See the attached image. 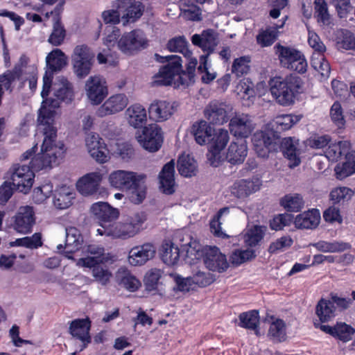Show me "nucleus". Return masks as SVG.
<instances>
[{
	"label": "nucleus",
	"mask_w": 355,
	"mask_h": 355,
	"mask_svg": "<svg viewBox=\"0 0 355 355\" xmlns=\"http://www.w3.org/2000/svg\"><path fill=\"white\" fill-rule=\"evenodd\" d=\"M102 180L103 175L101 172L88 173L78 180L77 190L83 196H92L99 190Z\"/></svg>",
	"instance_id": "obj_20"
},
{
	"label": "nucleus",
	"mask_w": 355,
	"mask_h": 355,
	"mask_svg": "<svg viewBox=\"0 0 355 355\" xmlns=\"http://www.w3.org/2000/svg\"><path fill=\"white\" fill-rule=\"evenodd\" d=\"M286 324L281 319L274 320L269 327L268 335L272 340L281 342L286 338Z\"/></svg>",
	"instance_id": "obj_49"
},
{
	"label": "nucleus",
	"mask_w": 355,
	"mask_h": 355,
	"mask_svg": "<svg viewBox=\"0 0 355 355\" xmlns=\"http://www.w3.org/2000/svg\"><path fill=\"white\" fill-rule=\"evenodd\" d=\"M262 185L261 180L258 177L236 180L230 187L231 194L238 199L244 200L250 195L259 191Z\"/></svg>",
	"instance_id": "obj_17"
},
{
	"label": "nucleus",
	"mask_w": 355,
	"mask_h": 355,
	"mask_svg": "<svg viewBox=\"0 0 355 355\" xmlns=\"http://www.w3.org/2000/svg\"><path fill=\"white\" fill-rule=\"evenodd\" d=\"M312 67L318 71L321 76L327 78L331 71L330 64L322 54H313L311 59Z\"/></svg>",
	"instance_id": "obj_50"
},
{
	"label": "nucleus",
	"mask_w": 355,
	"mask_h": 355,
	"mask_svg": "<svg viewBox=\"0 0 355 355\" xmlns=\"http://www.w3.org/2000/svg\"><path fill=\"white\" fill-rule=\"evenodd\" d=\"M53 76L46 71L43 76V87L41 92L43 101L37 118V134L43 137L40 152L32 158L31 168L35 171L50 169L56 164L58 157L64 153V144L57 139V128L53 125L61 101L70 103L73 98L72 85L64 77H60L54 84L53 96L47 98L51 86Z\"/></svg>",
	"instance_id": "obj_1"
},
{
	"label": "nucleus",
	"mask_w": 355,
	"mask_h": 355,
	"mask_svg": "<svg viewBox=\"0 0 355 355\" xmlns=\"http://www.w3.org/2000/svg\"><path fill=\"white\" fill-rule=\"evenodd\" d=\"M90 321L89 318L76 319L71 322L69 333L83 343H88L91 341L89 336Z\"/></svg>",
	"instance_id": "obj_32"
},
{
	"label": "nucleus",
	"mask_w": 355,
	"mask_h": 355,
	"mask_svg": "<svg viewBox=\"0 0 355 355\" xmlns=\"http://www.w3.org/2000/svg\"><path fill=\"white\" fill-rule=\"evenodd\" d=\"M92 277L96 282L102 286H106L110 283L112 277V273L109 269L101 266V264L92 266Z\"/></svg>",
	"instance_id": "obj_53"
},
{
	"label": "nucleus",
	"mask_w": 355,
	"mask_h": 355,
	"mask_svg": "<svg viewBox=\"0 0 355 355\" xmlns=\"http://www.w3.org/2000/svg\"><path fill=\"white\" fill-rule=\"evenodd\" d=\"M160 256L164 263L173 266L180 259V249L171 241L164 242L161 247Z\"/></svg>",
	"instance_id": "obj_39"
},
{
	"label": "nucleus",
	"mask_w": 355,
	"mask_h": 355,
	"mask_svg": "<svg viewBox=\"0 0 355 355\" xmlns=\"http://www.w3.org/2000/svg\"><path fill=\"white\" fill-rule=\"evenodd\" d=\"M53 191V185L51 184H45L34 189L33 193V200L35 203L40 204L44 202L50 197Z\"/></svg>",
	"instance_id": "obj_62"
},
{
	"label": "nucleus",
	"mask_w": 355,
	"mask_h": 355,
	"mask_svg": "<svg viewBox=\"0 0 355 355\" xmlns=\"http://www.w3.org/2000/svg\"><path fill=\"white\" fill-rule=\"evenodd\" d=\"M148 40L144 31L135 29L124 33L117 43L119 50L125 54L133 55L146 49Z\"/></svg>",
	"instance_id": "obj_9"
},
{
	"label": "nucleus",
	"mask_w": 355,
	"mask_h": 355,
	"mask_svg": "<svg viewBox=\"0 0 355 355\" xmlns=\"http://www.w3.org/2000/svg\"><path fill=\"white\" fill-rule=\"evenodd\" d=\"M178 169L180 174L186 178L196 175L198 166L194 158L189 155H182L178 161Z\"/></svg>",
	"instance_id": "obj_41"
},
{
	"label": "nucleus",
	"mask_w": 355,
	"mask_h": 355,
	"mask_svg": "<svg viewBox=\"0 0 355 355\" xmlns=\"http://www.w3.org/2000/svg\"><path fill=\"white\" fill-rule=\"evenodd\" d=\"M146 220L143 213H136L122 218L117 223L100 225L96 232L101 236L125 240L137 235L142 230V225Z\"/></svg>",
	"instance_id": "obj_4"
},
{
	"label": "nucleus",
	"mask_w": 355,
	"mask_h": 355,
	"mask_svg": "<svg viewBox=\"0 0 355 355\" xmlns=\"http://www.w3.org/2000/svg\"><path fill=\"white\" fill-rule=\"evenodd\" d=\"M272 96L281 105L289 106L295 103L302 82L298 76L288 75L285 77L275 76L269 81Z\"/></svg>",
	"instance_id": "obj_5"
},
{
	"label": "nucleus",
	"mask_w": 355,
	"mask_h": 355,
	"mask_svg": "<svg viewBox=\"0 0 355 355\" xmlns=\"http://www.w3.org/2000/svg\"><path fill=\"white\" fill-rule=\"evenodd\" d=\"M334 337H336L343 342H348L352 340L355 330L350 325L340 322L334 326Z\"/></svg>",
	"instance_id": "obj_55"
},
{
	"label": "nucleus",
	"mask_w": 355,
	"mask_h": 355,
	"mask_svg": "<svg viewBox=\"0 0 355 355\" xmlns=\"http://www.w3.org/2000/svg\"><path fill=\"white\" fill-rule=\"evenodd\" d=\"M256 128L254 117L244 113H236L230 119L229 128L230 132L236 137H248Z\"/></svg>",
	"instance_id": "obj_14"
},
{
	"label": "nucleus",
	"mask_w": 355,
	"mask_h": 355,
	"mask_svg": "<svg viewBox=\"0 0 355 355\" xmlns=\"http://www.w3.org/2000/svg\"><path fill=\"white\" fill-rule=\"evenodd\" d=\"M250 58L248 56H242L234 60L232 66V72L239 77L246 74L250 71Z\"/></svg>",
	"instance_id": "obj_59"
},
{
	"label": "nucleus",
	"mask_w": 355,
	"mask_h": 355,
	"mask_svg": "<svg viewBox=\"0 0 355 355\" xmlns=\"http://www.w3.org/2000/svg\"><path fill=\"white\" fill-rule=\"evenodd\" d=\"M247 155V141L245 139H240L230 144L226 154V159L232 164H240L244 162Z\"/></svg>",
	"instance_id": "obj_29"
},
{
	"label": "nucleus",
	"mask_w": 355,
	"mask_h": 355,
	"mask_svg": "<svg viewBox=\"0 0 355 355\" xmlns=\"http://www.w3.org/2000/svg\"><path fill=\"white\" fill-rule=\"evenodd\" d=\"M193 284L199 286H207L214 282L212 275L200 270H194L191 276Z\"/></svg>",
	"instance_id": "obj_63"
},
{
	"label": "nucleus",
	"mask_w": 355,
	"mask_h": 355,
	"mask_svg": "<svg viewBox=\"0 0 355 355\" xmlns=\"http://www.w3.org/2000/svg\"><path fill=\"white\" fill-rule=\"evenodd\" d=\"M230 215V208L223 207L220 209L216 216L210 222V230L211 233L222 239L228 238L229 236L221 230V224Z\"/></svg>",
	"instance_id": "obj_42"
},
{
	"label": "nucleus",
	"mask_w": 355,
	"mask_h": 355,
	"mask_svg": "<svg viewBox=\"0 0 355 355\" xmlns=\"http://www.w3.org/2000/svg\"><path fill=\"white\" fill-rule=\"evenodd\" d=\"M239 325L243 328L255 330V334L258 336L259 331L257 329L259 324V318L258 311L253 310L248 312L242 313L239 315Z\"/></svg>",
	"instance_id": "obj_47"
},
{
	"label": "nucleus",
	"mask_w": 355,
	"mask_h": 355,
	"mask_svg": "<svg viewBox=\"0 0 355 355\" xmlns=\"http://www.w3.org/2000/svg\"><path fill=\"white\" fill-rule=\"evenodd\" d=\"M42 244L41 235L39 233H35L31 236L17 239L13 242V245L24 246L30 249L37 248L40 247Z\"/></svg>",
	"instance_id": "obj_61"
},
{
	"label": "nucleus",
	"mask_w": 355,
	"mask_h": 355,
	"mask_svg": "<svg viewBox=\"0 0 355 355\" xmlns=\"http://www.w3.org/2000/svg\"><path fill=\"white\" fill-rule=\"evenodd\" d=\"M336 307L330 300L321 299L315 307V313L321 322L330 321L336 316Z\"/></svg>",
	"instance_id": "obj_40"
},
{
	"label": "nucleus",
	"mask_w": 355,
	"mask_h": 355,
	"mask_svg": "<svg viewBox=\"0 0 355 355\" xmlns=\"http://www.w3.org/2000/svg\"><path fill=\"white\" fill-rule=\"evenodd\" d=\"M74 198L75 193L73 189L63 186L55 191L53 204L58 209H67L72 205V200Z\"/></svg>",
	"instance_id": "obj_36"
},
{
	"label": "nucleus",
	"mask_w": 355,
	"mask_h": 355,
	"mask_svg": "<svg viewBox=\"0 0 355 355\" xmlns=\"http://www.w3.org/2000/svg\"><path fill=\"white\" fill-rule=\"evenodd\" d=\"M300 119L301 116L299 115H278L261 130L257 131L252 137V143L258 156L268 157L270 151L275 150V146L280 139V132L289 130Z\"/></svg>",
	"instance_id": "obj_2"
},
{
	"label": "nucleus",
	"mask_w": 355,
	"mask_h": 355,
	"mask_svg": "<svg viewBox=\"0 0 355 355\" xmlns=\"http://www.w3.org/2000/svg\"><path fill=\"white\" fill-rule=\"evenodd\" d=\"M86 96L92 105L101 104L108 94L105 80L100 76H90L85 82Z\"/></svg>",
	"instance_id": "obj_13"
},
{
	"label": "nucleus",
	"mask_w": 355,
	"mask_h": 355,
	"mask_svg": "<svg viewBox=\"0 0 355 355\" xmlns=\"http://www.w3.org/2000/svg\"><path fill=\"white\" fill-rule=\"evenodd\" d=\"M46 62L49 69L53 72L61 70L67 64V58L60 49H56L48 54Z\"/></svg>",
	"instance_id": "obj_43"
},
{
	"label": "nucleus",
	"mask_w": 355,
	"mask_h": 355,
	"mask_svg": "<svg viewBox=\"0 0 355 355\" xmlns=\"http://www.w3.org/2000/svg\"><path fill=\"white\" fill-rule=\"evenodd\" d=\"M312 245L324 253H340L349 250L352 247L349 243L340 241H319Z\"/></svg>",
	"instance_id": "obj_37"
},
{
	"label": "nucleus",
	"mask_w": 355,
	"mask_h": 355,
	"mask_svg": "<svg viewBox=\"0 0 355 355\" xmlns=\"http://www.w3.org/2000/svg\"><path fill=\"white\" fill-rule=\"evenodd\" d=\"M352 149L350 141L344 140L331 143L324 150L325 157L331 162H336L343 156H345Z\"/></svg>",
	"instance_id": "obj_33"
},
{
	"label": "nucleus",
	"mask_w": 355,
	"mask_h": 355,
	"mask_svg": "<svg viewBox=\"0 0 355 355\" xmlns=\"http://www.w3.org/2000/svg\"><path fill=\"white\" fill-rule=\"evenodd\" d=\"M192 43L199 46L203 51L207 52V57L219 43L218 35L213 30L204 31L200 35L195 34L191 37Z\"/></svg>",
	"instance_id": "obj_26"
},
{
	"label": "nucleus",
	"mask_w": 355,
	"mask_h": 355,
	"mask_svg": "<svg viewBox=\"0 0 355 355\" xmlns=\"http://www.w3.org/2000/svg\"><path fill=\"white\" fill-rule=\"evenodd\" d=\"M341 38L338 42L342 48L345 49L355 50V35L347 30L337 31Z\"/></svg>",
	"instance_id": "obj_64"
},
{
	"label": "nucleus",
	"mask_w": 355,
	"mask_h": 355,
	"mask_svg": "<svg viewBox=\"0 0 355 355\" xmlns=\"http://www.w3.org/2000/svg\"><path fill=\"white\" fill-rule=\"evenodd\" d=\"M281 205L288 211H298L304 207V200L298 193H289L280 200Z\"/></svg>",
	"instance_id": "obj_45"
},
{
	"label": "nucleus",
	"mask_w": 355,
	"mask_h": 355,
	"mask_svg": "<svg viewBox=\"0 0 355 355\" xmlns=\"http://www.w3.org/2000/svg\"><path fill=\"white\" fill-rule=\"evenodd\" d=\"M128 104V98L124 94L110 96L97 110V115L103 117L122 111Z\"/></svg>",
	"instance_id": "obj_24"
},
{
	"label": "nucleus",
	"mask_w": 355,
	"mask_h": 355,
	"mask_svg": "<svg viewBox=\"0 0 355 355\" xmlns=\"http://www.w3.org/2000/svg\"><path fill=\"white\" fill-rule=\"evenodd\" d=\"M143 11L144 6L138 1L125 8L123 11H121L123 24L125 26L128 22L135 21L142 15Z\"/></svg>",
	"instance_id": "obj_46"
},
{
	"label": "nucleus",
	"mask_w": 355,
	"mask_h": 355,
	"mask_svg": "<svg viewBox=\"0 0 355 355\" xmlns=\"http://www.w3.org/2000/svg\"><path fill=\"white\" fill-rule=\"evenodd\" d=\"M175 111L174 103L163 100L154 101L148 107L150 118L156 122L168 120Z\"/></svg>",
	"instance_id": "obj_23"
},
{
	"label": "nucleus",
	"mask_w": 355,
	"mask_h": 355,
	"mask_svg": "<svg viewBox=\"0 0 355 355\" xmlns=\"http://www.w3.org/2000/svg\"><path fill=\"white\" fill-rule=\"evenodd\" d=\"M85 257L78 259L76 266L92 268L96 265L112 263L116 260L115 256L105 253L104 248L98 245H89L83 250Z\"/></svg>",
	"instance_id": "obj_7"
},
{
	"label": "nucleus",
	"mask_w": 355,
	"mask_h": 355,
	"mask_svg": "<svg viewBox=\"0 0 355 355\" xmlns=\"http://www.w3.org/2000/svg\"><path fill=\"white\" fill-rule=\"evenodd\" d=\"M233 111L232 105L226 102L214 100L211 101L204 109V116L209 123L223 125L227 123Z\"/></svg>",
	"instance_id": "obj_11"
},
{
	"label": "nucleus",
	"mask_w": 355,
	"mask_h": 355,
	"mask_svg": "<svg viewBox=\"0 0 355 355\" xmlns=\"http://www.w3.org/2000/svg\"><path fill=\"white\" fill-rule=\"evenodd\" d=\"M314 5L318 21L324 25H329L330 24V15L325 1L315 0Z\"/></svg>",
	"instance_id": "obj_60"
},
{
	"label": "nucleus",
	"mask_w": 355,
	"mask_h": 355,
	"mask_svg": "<svg viewBox=\"0 0 355 355\" xmlns=\"http://www.w3.org/2000/svg\"><path fill=\"white\" fill-rule=\"evenodd\" d=\"M85 146L90 156L99 163H105L109 159L108 150L104 140L98 134L87 133L85 139Z\"/></svg>",
	"instance_id": "obj_15"
},
{
	"label": "nucleus",
	"mask_w": 355,
	"mask_h": 355,
	"mask_svg": "<svg viewBox=\"0 0 355 355\" xmlns=\"http://www.w3.org/2000/svg\"><path fill=\"white\" fill-rule=\"evenodd\" d=\"M9 173L11 183L17 190L24 193L30 191L35 175L29 166L15 164L10 168Z\"/></svg>",
	"instance_id": "obj_12"
},
{
	"label": "nucleus",
	"mask_w": 355,
	"mask_h": 355,
	"mask_svg": "<svg viewBox=\"0 0 355 355\" xmlns=\"http://www.w3.org/2000/svg\"><path fill=\"white\" fill-rule=\"evenodd\" d=\"M320 213L317 209H312L296 216L294 224L297 229L313 230L320 222Z\"/></svg>",
	"instance_id": "obj_28"
},
{
	"label": "nucleus",
	"mask_w": 355,
	"mask_h": 355,
	"mask_svg": "<svg viewBox=\"0 0 355 355\" xmlns=\"http://www.w3.org/2000/svg\"><path fill=\"white\" fill-rule=\"evenodd\" d=\"M213 137L210 138L209 150L207 154L210 164L214 166H218L220 161V153L225 148L229 141L228 131L223 128L217 130Z\"/></svg>",
	"instance_id": "obj_16"
},
{
	"label": "nucleus",
	"mask_w": 355,
	"mask_h": 355,
	"mask_svg": "<svg viewBox=\"0 0 355 355\" xmlns=\"http://www.w3.org/2000/svg\"><path fill=\"white\" fill-rule=\"evenodd\" d=\"M255 257L256 254L254 250H236L232 252L230 259L232 264L239 266L245 261L252 260Z\"/></svg>",
	"instance_id": "obj_57"
},
{
	"label": "nucleus",
	"mask_w": 355,
	"mask_h": 355,
	"mask_svg": "<svg viewBox=\"0 0 355 355\" xmlns=\"http://www.w3.org/2000/svg\"><path fill=\"white\" fill-rule=\"evenodd\" d=\"M277 54L282 67L304 73L308 67L307 61L304 54L292 47L276 45Z\"/></svg>",
	"instance_id": "obj_6"
},
{
	"label": "nucleus",
	"mask_w": 355,
	"mask_h": 355,
	"mask_svg": "<svg viewBox=\"0 0 355 355\" xmlns=\"http://www.w3.org/2000/svg\"><path fill=\"white\" fill-rule=\"evenodd\" d=\"M281 148L284 156L288 159L290 168H294L300 164L299 150L297 149V141L291 137L284 138L281 141Z\"/></svg>",
	"instance_id": "obj_35"
},
{
	"label": "nucleus",
	"mask_w": 355,
	"mask_h": 355,
	"mask_svg": "<svg viewBox=\"0 0 355 355\" xmlns=\"http://www.w3.org/2000/svg\"><path fill=\"white\" fill-rule=\"evenodd\" d=\"M187 42L184 37H176L170 40L167 44V48L170 51L179 52L184 57H190L191 52L188 49Z\"/></svg>",
	"instance_id": "obj_52"
},
{
	"label": "nucleus",
	"mask_w": 355,
	"mask_h": 355,
	"mask_svg": "<svg viewBox=\"0 0 355 355\" xmlns=\"http://www.w3.org/2000/svg\"><path fill=\"white\" fill-rule=\"evenodd\" d=\"M65 234L64 245L59 244L56 248L58 252L64 253L65 257L68 259H73L69 254L73 253L81 248L84 242L83 236L78 228L72 226L65 228Z\"/></svg>",
	"instance_id": "obj_18"
},
{
	"label": "nucleus",
	"mask_w": 355,
	"mask_h": 355,
	"mask_svg": "<svg viewBox=\"0 0 355 355\" xmlns=\"http://www.w3.org/2000/svg\"><path fill=\"white\" fill-rule=\"evenodd\" d=\"M162 59L168 62V64L162 67L159 72L153 76V84L157 86H173L178 73L181 72L182 60L180 57L175 55L162 57Z\"/></svg>",
	"instance_id": "obj_8"
},
{
	"label": "nucleus",
	"mask_w": 355,
	"mask_h": 355,
	"mask_svg": "<svg viewBox=\"0 0 355 355\" xmlns=\"http://www.w3.org/2000/svg\"><path fill=\"white\" fill-rule=\"evenodd\" d=\"M293 243L289 236H284L277 239L270 244L268 252L270 254H277L288 249Z\"/></svg>",
	"instance_id": "obj_58"
},
{
	"label": "nucleus",
	"mask_w": 355,
	"mask_h": 355,
	"mask_svg": "<svg viewBox=\"0 0 355 355\" xmlns=\"http://www.w3.org/2000/svg\"><path fill=\"white\" fill-rule=\"evenodd\" d=\"M214 130L205 120L195 122L191 126V134L195 141L200 146L206 144L213 135Z\"/></svg>",
	"instance_id": "obj_31"
},
{
	"label": "nucleus",
	"mask_w": 355,
	"mask_h": 355,
	"mask_svg": "<svg viewBox=\"0 0 355 355\" xmlns=\"http://www.w3.org/2000/svg\"><path fill=\"white\" fill-rule=\"evenodd\" d=\"M146 175L131 171L117 170L108 178L110 185L120 190L130 191V199L134 204L141 203L146 196Z\"/></svg>",
	"instance_id": "obj_3"
},
{
	"label": "nucleus",
	"mask_w": 355,
	"mask_h": 355,
	"mask_svg": "<svg viewBox=\"0 0 355 355\" xmlns=\"http://www.w3.org/2000/svg\"><path fill=\"white\" fill-rule=\"evenodd\" d=\"M125 117L130 126L134 128H139L147 121L146 110L143 105L134 104L125 110Z\"/></svg>",
	"instance_id": "obj_30"
},
{
	"label": "nucleus",
	"mask_w": 355,
	"mask_h": 355,
	"mask_svg": "<svg viewBox=\"0 0 355 355\" xmlns=\"http://www.w3.org/2000/svg\"><path fill=\"white\" fill-rule=\"evenodd\" d=\"M135 138L142 148L149 152H156L162 146L163 132L157 124L151 123L137 132Z\"/></svg>",
	"instance_id": "obj_10"
},
{
	"label": "nucleus",
	"mask_w": 355,
	"mask_h": 355,
	"mask_svg": "<svg viewBox=\"0 0 355 355\" xmlns=\"http://www.w3.org/2000/svg\"><path fill=\"white\" fill-rule=\"evenodd\" d=\"M354 191L346 187H340L334 188L329 194L330 200L334 203H340L345 200H349L353 196Z\"/></svg>",
	"instance_id": "obj_56"
},
{
	"label": "nucleus",
	"mask_w": 355,
	"mask_h": 355,
	"mask_svg": "<svg viewBox=\"0 0 355 355\" xmlns=\"http://www.w3.org/2000/svg\"><path fill=\"white\" fill-rule=\"evenodd\" d=\"M345 161L338 164L334 168L336 178L342 180L355 173V150H349Z\"/></svg>",
	"instance_id": "obj_34"
},
{
	"label": "nucleus",
	"mask_w": 355,
	"mask_h": 355,
	"mask_svg": "<svg viewBox=\"0 0 355 355\" xmlns=\"http://www.w3.org/2000/svg\"><path fill=\"white\" fill-rule=\"evenodd\" d=\"M163 275V271L158 268L149 270L145 275L144 284L148 291H155L157 288Z\"/></svg>",
	"instance_id": "obj_54"
},
{
	"label": "nucleus",
	"mask_w": 355,
	"mask_h": 355,
	"mask_svg": "<svg viewBox=\"0 0 355 355\" xmlns=\"http://www.w3.org/2000/svg\"><path fill=\"white\" fill-rule=\"evenodd\" d=\"M267 227L261 225H254L249 228L244 235V243L250 246L254 247L263 239Z\"/></svg>",
	"instance_id": "obj_44"
},
{
	"label": "nucleus",
	"mask_w": 355,
	"mask_h": 355,
	"mask_svg": "<svg viewBox=\"0 0 355 355\" xmlns=\"http://www.w3.org/2000/svg\"><path fill=\"white\" fill-rule=\"evenodd\" d=\"M159 189L165 194H172L175 190V162L171 160L162 168L159 175Z\"/></svg>",
	"instance_id": "obj_25"
},
{
	"label": "nucleus",
	"mask_w": 355,
	"mask_h": 355,
	"mask_svg": "<svg viewBox=\"0 0 355 355\" xmlns=\"http://www.w3.org/2000/svg\"><path fill=\"white\" fill-rule=\"evenodd\" d=\"M90 211L96 218L103 223L101 225H107V223L116 220L119 216L118 209L112 207L105 202L94 203L91 206Z\"/></svg>",
	"instance_id": "obj_27"
},
{
	"label": "nucleus",
	"mask_w": 355,
	"mask_h": 355,
	"mask_svg": "<svg viewBox=\"0 0 355 355\" xmlns=\"http://www.w3.org/2000/svg\"><path fill=\"white\" fill-rule=\"evenodd\" d=\"M284 21L277 25L275 28H270L259 33L257 37V42L262 46H270L277 39V29L282 28Z\"/></svg>",
	"instance_id": "obj_51"
},
{
	"label": "nucleus",
	"mask_w": 355,
	"mask_h": 355,
	"mask_svg": "<svg viewBox=\"0 0 355 355\" xmlns=\"http://www.w3.org/2000/svg\"><path fill=\"white\" fill-rule=\"evenodd\" d=\"M155 246L146 243L141 245H137L130 249L128 256V263L134 266H142L155 255Z\"/></svg>",
	"instance_id": "obj_22"
},
{
	"label": "nucleus",
	"mask_w": 355,
	"mask_h": 355,
	"mask_svg": "<svg viewBox=\"0 0 355 355\" xmlns=\"http://www.w3.org/2000/svg\"><path fill=\"white\" fill-rule=\"evenodd\" d=\"M183 250L186 252V261L190 264H195L202 257H204L205 248L196 240L190 239L189 243L182 245Z\"/></svg>",
	"instance_id": "obj_38"
},
{
	"label": "nucleus",
	"mask_w": 355,
	"mask_h": 355,
	"mask_svg": "<svg viewBox=\"0 0 355 355\" xmlns=\"http://www.w3.org/2000/svg\"><path fill=\"white\" fill-rule=\"evenodd\" d=\"M14 218V229L22 234L30 232L35 222L33 209L28 205L20 207Z\"/></svg>",
	"instance_id": "obj_21"
},
{
	"label": "nucleus",
	"mask_w": 355,
	"mask_h": 355,
	"mask_svg": "<svg viewBox=\"0 0 355 355\" xmlns=\"http://www.w3.org/2000/svg\"><path fill=\"white\" fill-rule=\"evenodd\" d=\"M66 36V31L61 24L60 18L57 16L54 19L53 30L48 42L53 46H60L64 42Z\"/></svg>",
	"instance_id": "obj_48"
},
{
	"label": "nucleus",
	"mask_w": 355,
	"mask_h": 355,
	"mask_svg": "<svg viewBox=\"0 0 355 355\" xmlns=\"http://www.w3.org/2000/svg\"><path fill=\"white\" fill-rule=\"evenodd\" d=\"M204 263L209 270L218 272L225 271L229 266L225 255L216 247L205 248Z\"/></svg>",
	"instance_id": "obj_19"
}]
</instances>
